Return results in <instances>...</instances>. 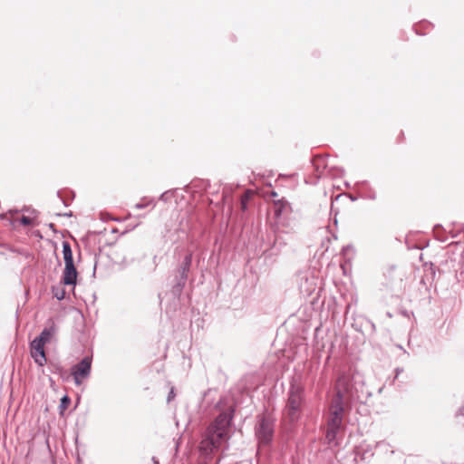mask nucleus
Wrapping results in <instances>:
<instances>
[{"label":"nucleus","instance_id":"f257e3e1","mask_svg":"<svg viewBox=\"0 0 464 464\" xmlns=\"http://www.w3.org/2000/svg\"><path fill=\"white\" fill-rule=\"evenodd\" d=\"M352 377L347 372L341 373L334 384L329 409L326 439L329 442L334 440L342 427L343 414L348 407L352 392Z\"/></svg>","mask_w":464,"mask_h":464},{"label":"nucleus","instance_id":"39448f33","mask_svg":"<svg viewBox=\"0 0 464 464\" xmlns=\"http://www.w3.org/2000/svg\"><path fill=\"white\" fill-rule=\"evenodd\" d=\"M256 434L262 443H267L271 440L273 435V423L272 421L263 417L258 424Z\"/></svg>","mask_w":464,"mask_h":464},{"label":"nucleus","instance_id":"f03ea898","mask_svg":"<svg viewBox=\"0 0 464 464\" xmlns=\"http://www.w3.org/2000/svg\"><path fill=\"white\" fill-rule=\"evenodd\" d=\"M231 419L230 413L223 412L208 427L199 444V450L206 458H210L211 454L219 450L227 449Z\"/></svg>","mask_w":464,"mask_h":464},{"label":"nucleus","instance_id":"7ed1b4c3","mask_svg":"<svg viewBox=\"0 0 464 464\" xmlns=\"http://www.w3.org/2000/svg\"><path fill=\"white\" fill-rule=\"evenodd\" d=\"M302 389L298 386H292L284 411V420L290 423L296 421L302 411Z\"/></svg>","mask_w":464,"mask_h":464},{"label":"nucleus","instance_id":"1a4fd4ad","mask_svg":"<svg viewBox=\"0 0 464 464\" xmlns=\"http://www.w3.org/2000/svg\"><path fill=\"white\" fill-rule=\"evenodd\" d=\"M56 332V326L53 322H52L51 325L47 328H44L41 333L40 336L37 337V340H41L43 343H46L50 342Z\"/></svg>","mask_w":464,"mask_h":464},{"label":"nucleus","instance_id":"ddd939ff","mask_svg":"<svg viewBox=\"0 0 464 464\" xmlns=\"http://www.w3.org/2000/svg\"><path fill=\"white\" fill-rule=\"evenodd\" d=\"M70 403V399L67 397V396H64L63 399H62V408L63 409H66L68 407Z\"/></svg>","mask_w":464,"mask_h":464},{"label":"nucleus","instance_id":"f8f14e48","mask_svg":"<svg viewBox=\"0 0 464 464\" xmlns=\"http://www.w3.org/2000/svg\"><path fill=\"white\" fill-rule=\"evenodd\" d=\"M252 196H253V192L250 190H247L246 192H245L242 195L241 199H240V205H241V209L243 211L246 209L247 204H248L249 200L251 199Z\"/></svg>","mask_w":464,"mask_h":464},{"label":"nucleus","instance_id":"20e7f679","mask_svg":"<svg viewBox=\"0 0 464 464\" xmlns=\"http://www.w3.org/2000/svg\"><path fill=\"white\" fill-rule=\"evenodd\" d=\"M92 367V358L84 357L78 364L74 365L72 369V374L74 379V382L77 385H81L82 381L88 377Z\"/></svg>","mask_w":464,"mask_h":464},{"label":"nucleus","instance_id":"9d476101","mask_svg":"<svg viewBox=\"0 0 464 464\" xmlns=\"http://www.w3.org/2000/svg\"><path fill=\"white\" fill-rule=\"evenodd\" d=\"M63 256L64 263L73 261L72 247L67 241L63 242Z\"/></svg>","mask_w":464,"mask_h":464},{"label":"nucleus","instance_id":"423d86ee","mask_svg":"<svg viewBox=\"0 0 464 464\" xmlns=\"http://www.w3.org/2000/svg\"><path fill=\"white\" fill-rule=\"evenodd\" d=\"M31 355L34 362L43 366L46 362V357L44 353V343L41 340L36 338L31 343Z\"/></svg>","mask_w":464,"mask_h":464},{"label":"nucleus","instance_id":"9b49d317","mask_svg":"<svg viewBox=\"0 0 464 464\" xmlns=\"http://www.w3.org/2000/svg\"><path fill=\"white\" fill-rule=\"evenodd\" d=\"M288 207V203L283 199L274 202V212L276 217H279L283 211Z\"/></svg>","mask_w":464,"mask_h":464},{"label":"nucleus","instance_id":"0eeeda50","mask_svg":"<svg viewBox=\"0 0 464 464\" xmlns=\"http://www.w3.org/2000/svg\"><path fill=\"white\" fill-rule=\"evenodd\" d=\"M65 266L63 272V283L64 285H74L77 281L78 272L73 261L64 263Z\"/></svg>","mask_w":464,"mask_h":464},{"label":"nucleus","instance_id":"6e6552de","mask_svg":"<svg viewBox=\"0 0 464 464\" xmlns=\"http://www.w3.org/2000/svg\"><path fill=\"white\" fill-rule=\"evenodd\" d=\"M18 213L16 211H10L6 214H1L0 218H7L10 220L11 224L15 227L17 224H21L23 226H31L33 224V219L26 216H22L19 218Z\"/></svg>","mask_w":464,"mask_h":464}]
</instances>
